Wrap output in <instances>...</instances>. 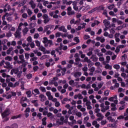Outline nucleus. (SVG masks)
Segmentation results:
<instances>
[{
	"label": "nucleus",
	"mask_w": 128,
	"mask_h": 128,
	"mask_svg": "<svg viewBox=\"0 0 128 128\" xmlns=\"http://www.w3.org/2000/svg\"><path fill=\"white\" fill-rule=\"evenodd\" d=\"M116 28L118 30H120L124 28V26H118Z\"/></svg>",
	"instance_id": "obj_53"
},
{
	"label": "nucleus",
	"mask_w": 128,
	"mask_h": 128,
	"mask_svg": "<svg viewBox=\"0 0 128 128\" xmlns=\"http://www.w3.org/2000/svg\"><path fill=\"white\" fill-rule=\"evenodd\" d=\"M45 66L47 68H50V62H46L45 64Z\"/></svg>",
	"instance_id": "obj_40"
},
{
	"label": "nucleus",
	"mask_w": 128,
	"mask_h": 128,
	"mask_svg": "<svg viewBox=\"0 0 128 128\" xmlns=\"http://www.w3.org/2000/svg\"><path fill=\"white\" fill-rule=\"evenodd\" d=\"M96 8H94V9H92L91 10L89 11L88 14H92V12H96Z\"/></svg>",
	"instance_id": "obj_32"
},
{
	"label": "nucleus",
	"mask_w": 128,
	"mask_h": 128,
	"mask_svg": "<svg viewBox=\"0 0 128 128\" xmlns=\"http://www.w3.org/2000/svg\"><path fill=\"white\" fill-rule=\"evenodd\" d=\"M47 43L50 44L49 47L50 48V46H52V40H48V42H47Z\"/></svg>",
	"instance_id": "obj_30"
},
{
	"label": "nucleus",
	"mask_w": 128,
	"mask_h": 128,
	"mask_svg": "<svg viewBox=\"0 0 128 128\" xmlns=\"http://www.w3.org/2000/svg\"><path fill=\"white\" fill-rule=\"evenodd\" d=\"M40 50H41V52H46V48H44V46H41L40 47Z\"/></svg>",
	"instance_id": "obj_33"
},
{
	"label": "nucleus",
	"mask_w": 128,
	"mask_h": 128,
	"mask_svg": "<svg viewBox=\"0 0 128 128\" xmlns=\"http://www.w3.org/2000/svg\"><path fill=\"white\" fill-rule=\"evenodd\" d=\"M10 114V111L8 109H6L2 113V118H4V122H8L10 120L8 116Z\"/></svg>",
	"instance_id": "obj_1"
},
{
	"label": "nucleus",
	"mask_w": 128,
	"mask_h": 128,
	"mask_svg": "<svg viewBox=\"0 0 128 128\" xmlns=\"http://www.w3.org/2000/svg\"><path fill=\"white\" fill-rule=\"evenodd\" d=\"M40 90L42 92H46V88L44 86H40Z\"/></svg>",
	"instance_id": "obj_9"
},
{
	"label": "nucleus",
	"mask_w": 128,
	"mask_h": 128,
	"mask_svg": "<svg viewBox=\"0 0 128 128\" xmlns=\"http://www.w3.org/2000/svg\"><path fill=\"white\" fill-rule=\"evenodd\" d=\"M106 124V120L101 121V124H102V126H104Z\"/></svg>",
	"instance_id": "obj_60"
},
{
	"label": "nucleus",
	"mask_w": 128,
	"mask_h": 128,
	"mask_svg": "<svg viewBox=\"0 0 128 128\" xmlns=\"http://www.w3.org/2000/svg\"><path fill=\"white\" fill-rule=\"evenodd\" d=\"M15 38H20V32L16 30V32L14 34Z\"/></svg>",
	"instance_id": "obj_3"
},
{
	"label": "nucleus",
	"mask_w": 128,
	"mask_h": 128,
	"mask_svg": "<svg viewBox=\"0 0 128 128\" xmlns=\"http://www.w3.org/2000/svg\"><path fill=\"white\" fill-rule=\"evenodd\" d=\"M90 72H94V70H96V68L94 66H92L89 70Z\"/></svg>",
	"instance_id": "obj_25"
},
{
	"label": "nucleus",
	"mask_w": 128,
	"mask_h": 128,
	"mask_svg": "<svg viewBox=\"0 0 128 128\" xmlns=\"http://www.w3.org/2000/svg\"><path fill=\"white\" fill-rule=\"evenodd\" d=\"M27 12L28 16H32V10H30V9H28L27 10Z\"/></svg>",
	"instance_id": "obj_27"
},
{
	"label": "nucleus",
	"mask_w": 128,
	"mask_h": 128,
	"mask_svg": "<svg viewBox=\"0 0 128 128\" xmlns=\"http://www.w3.org/2000/svg\"><path fill=\"white\" fill-rule=\"evenodd\" d=\"M62 76H64V74H66V68H64L62 69Z\"/></svg>",
	"instance_id": "obj_15"
},
{
	"label": "nucleus",
	"mask_w": 128,
	"mask_h": 128,
	"mask_svg": "<svg viewBox=\"0 0 128 128\" xmlns=\"http://www.w3.org/2000/svg\"><path fill=\"white\" fill-rule=\"evenodd\" d=\"M40 98V101L41 102H44L46 100V99H44V98H46V96H44V94H40L39 96Z\"/></svg>",
	"instance_id": "obj_5"
},
{
	"label": "nucleus",
	"mask_w": 128,
	"mask_h": 128,
	"mask_svg": "<svg viewBox=\"0 0 128 128\" xmlns=\"http://www.w3.org/2000/svg\"><path fill=\"white\" fill-rule=\"evenodd\" d=\"M114 4H112L109 6H108V10H112V8H114Z\"/></svg>",
	"instance_id": "obj_13"
},
{
	"label": "nucleus",
	"mask_w": 128,
	"mask_h": 128,
	"mask_svg": "<svg viewBox=\"0 0 128 128\" xmlns=\"http://www.w3.org/2000/svg\"><path fill=\"white\" fill-rule=\"evenodd\" d=\"M74 22H74V18H72V20H70V24H74Z\"/></svg>",
	"instance_id": "obj_62"
},
{
	"label": "nucleus",
	"mask_w": 128,
	"mask_h": 128,
	"mask_svg": "<svg viewBox=\"0 0 128 128\" xmlns=\"http://www.w3.org/2000/svg\"><path fill=\"white\" fill-rule=\"evenodd\" d=\"M60 34H60V32H58L56 34V38H60Z\"/></svg>",
	"instance_id": "obj_45"
},
{
	"label": "nucleus",
	"mask_w": 128,
	"mask_h": 128,
	"mask_svg": "<svg viewBox=\"0 0 128 128\" xmlns=\"http://www.w3.org/2000/svg\"><path fill=\"white\" fill-rule=\"evenodd\" d=\"M10 128H18V126L17 124H13L12 125L10 126Z\"/></svg>",
	"instance_id": "obj_18"
},
{
	"label": "nucleus",
	"mask_w": 128,
	"mask_h": 128,
	"mask_svg": "<svg viewBox=\"0 0 128 128\" xmlns=\"http://www.w3.org/2000/svg\"><path fill=\"white\" fill-rule=\"evenodd\" d=\"M24 34H28V28L26 27L22 30Z\"/></svg>",
	"instance_id": "obj_19"
},
{
	"label": "nucleus",
	"mask_w": 128,
	"mask_h": 128,
	"mask_svg": "<svg viewBox=\"0 0 128 128\" xmlns=\"http://www.w3.org/2000/svg\"><path fill=\"white\" fill-rule=\"evenodd\" d=\"M24 54L19 55V59L20 60H24Z\"/></svg>",
	"instance_id": "obj_49"
},
{
	"label": "nucleus",
	"mask_w": 128,
	"mask_h": 128,
	"mask_svg": "<svg viewBox=\"0 0 128 128\" xmlns=\"http://www.w3.org/2000/svg\"><path fill=\"white\" fill-rule=\"evenodd\" d=\"M30 112V108H26V110H24V112Z\"/></svg>",
	"instance_id": "obj_41"
},
{
	"label": "nucleus",
	"mask_w": 128,
	"mask_h": 128,
	"mask_svg": "<svg viewBox=\"0 0 128 128\" xmlns=\"http://www.w3.org/2000/svg\"><path fill=\"white\" fill-rule=\"evenodd\" d=\"M24 56H25L27 60H28V58H30V54L26 53Z\"/></svg>",
	"instance_id": "obj_36"
},
{
	"label": "nucleus",
	"mask_w": 128,
	"mask_h": 128,
	"mask_svg": "<svg viewBox=\"0 0 128 128\" xmlns=\"http://www.w3.org/2000/svg\"><path fill=\"white\" fill-rule=\"evenodd\" d=\"M35 42L37 46H38V47L40 46V41L36 40Z\"/></svg>",
	"instance_id": "obj_29"
},
{
	"label": "nucleus",
	"mask_w": 128,
	"mask_h": 128,
	"mask_svg": "<svg viewBox=\"0 0 128 128\" xmlns=\"http://www.w3.org/2000/svg\"><path fill=\"white\" fill-rule=\"evenodd\" d=\"M84 40H88V38H90V36L88 35H84Z\"/></svg>",
	"instance_id": "obj_37"
},
{
	"label": "nucleus",
	"mask_w": 128,
	"mask_h": 128,
	"mask_svg": "<svg viewBox=\"0 0 128 128\" xmlns=\"http://www.w3.org/2000/svg\"><path fill=\"white\" fill-rule=\"evenodd\" d=\"M42 18H44V23L45 24H48L50 20V18L48 17V16L47 14H44L42 15Z\"/></svg>",
	"instance_id": "obj_2"
},
{
	"label": "nucleus",
	"mask_w": 128,
	"mask_h": 128,
	"mask_svg": "<svg viewBox=\"0 0 128 128\" xmlns=\"http://www.w3.org/2000/svg\"><path fill=\"white\" fill-rule=\"evenodd\" d=\"M122 0H120L117 3L118 6H122Z\"/></svg>",
	"instance_id": "obj_52"
},
{
	"label": "nucleus",
	"mask_w": 128,
	"mask_h": 128,
	"mask_svg": "<svg viewBox=\"0 0 128 128\" xmlns=\"http://www.w3.org/2000/svg\"><path fill=\"white\" fill-rule=\"evenodd\" d=\"M49 28H50V26H46L44 27V32H48V30Z\"/></svg>",
	"instance_id": "obj_39"
},
{
	"label": "nucleus",
	"mask_w": 128,
	"mask_h": 128,
	"mask_svg": "<svg viewBox=\"0 0 128 128\" xmlns=\"http://www.w3.org/2000/svg\"><path fill=\"white\" fill-rule=\"evenodd\" d=\"M85 32H92V28H87L86 30H85Z\"/></svg>",
	"instance_id": "obj_63"
},
{
	"label": "nucleus",
	"mask_w": 128,
	"mask_h": 128,
	"mask_svg": "<svg viewBox=\"0 0 128 128\" xmlns=\"http://www.w3.org/2000/svg\"><path fill=\"white\" fill-rule=\"evenodd\" d=\"M60 106V102H56L55 103V106H56V108H58V106Z\"/></svg>",
	"instance_id": "obj_42"
},
{
	"label": "nucleus",
	"mask_w": 128,
	"mask_h": 128,
	"mask_svg": "<svg viewBox=\"0 0 128 128\" xmlns=\"http://www.w3.org/2000/svg\"><path fill=\"white\" fill-rule=\"evenodd\" d=\"M6 60H8V62H12V58L10 56H7L5 58Z\"/></svg>",
	"instance_id": "obj_6"
},
{
	"label": "nucleus",
	"mask_w": 128,
	"mask_h": 128,
	"mask_svg": "<svg viewBox=\"0 0 128 128\" xmlns=\"http://www.w3.org/2000/svg\"><path fill=\"white\" fill-rule=\"evenodd\" d=\"M68 16H72V14H74V12L68 11Z\"/></svg>",
	"instance_id": "obj_34"
},
{
	"label": "nucleus",
	"mask_w": 128,
	"mask_h": 128,
	"mask_svg": "<svg viewBox=\"0 0 128 128\" xmlns=\"http://www.w3.org/2000/svg\"><path fill=\"white\" fill-rule=\"evenodd\" d=\"M34 92L36 94H40V90H38V88H36L34 90Z\"/></svg>",
	"instance_id": "obj_17"
},
{
	"label": "nucleus",
	"mask_w": 128,
	"mask_h": 128,
	"mask_svg": "<svg viewBox=\"0 0 128 128\" xmlns=\"http://www.w3.org/2000/svg\"><path fill=\"white\" fill-rule=\"evenodd\" d=\"M8 6V10L10 12V10H12V8H10V5L8 4L4 5V8H6Z\"/></svg>",
	"instance_id": "obj_16"
},
{
	"label": "nucleus",
	"mask_w": 128,
	"mask_h": 128,
	"mask_svg": "<svg viewBox=\"0 0 128 128\" xmlns=\"http://www.w3.org/2000/svg\"><path fill=\"white\" fill-rule=\"evenodd\" d=\"M48 58V55H44L40 58V60H46Z\"/></svg>",
	"instance_id": "obj_55"
},
{
	"label": "nucleus",
	"mask_w": 128,
	"mask_h": 128,
	"mask_svg": "<svg viewBox=\"0 0 128 128\" xmlns=\"http://www.w3.org/2000/svg\"><path fill=\"white\" fill-rule=\"evenodd\" d=\"M8 86L10 88H14V84L12 82H9V83H8Z\"/></svg>",
	"instance_id": "obj_31"
},
{
	"label": "nucleus",
	"mask_w": 128,
	"mask_h": 128,
	"mask_svg": "<svg viewBox=\"0 0 128 128\" xmlns=\"http://www.w3.org/2000/svg\"><path fill=\"white\" fill-rule=\"evenodd\" d=\"M32 36H30L27 38V42H32Z\"/></svg>",
	"instance_id": "obj_28"
},
{
	"label": "nucleus",
	"mask_w": 128,
	"mask_h": 128,
	"mask_svg": "<svg viewBox=\"0 0 128 128\" xmlns=\"http://www.w3.org/2000/svg\"><path fill=\"white\" fill-rule=\"evenodd\" d=\"M22 70L20 71L18 74H17V76L18 78H20L22 76Z\"/></svg>",
	"instance_id": "obj_21"
},
{
	"label": "nucleus",
	"mask_w": 128,
	"mask_h": 128,
	"mask_svg": "<svg viewBox=\"0 0 128 128\" xmlns=\"http://www.w3.org/2000/svg\"><path fill=\"white\" fill-rule=\"evenodd\" d=\"M40 36V34H36L34 35V38H38V37Z\"/></svg>",
	"instance_id": "obj_59"
},
{
	"label": "nucleus",
	"mask_w": 128,
	"mask_h": 128,
	"mask_svg": "<svg viewBox=\"0 0 128 128\" xmlns=\"http://www.w3.org/2000/svg\"><path fill=\"white\" fill-rule=\"evenodd\" d=\"M65 90L68 88V84H65L63 86Z\"/></svg>",
	"instance_id": "obj_58"
},
{
	"label": "nucleus",
	"mask_w": 128,
	"mask_h": 128,
	"mask_svg": "<svg viewBox=\"0 0 128 128\" xmlns=\"http://www.w3.org/2000/svg\"><path fill=\"white\" fill-rule=\"evenodd\" d=\"M78 76H82V72H76L74 74V78H78Z\"/></svg>",
	"instance_id": "obj_8"
},
{
	"label": "nucleus",
	"mask_w": 128,
	"mask_h": 128,
	"mask_svg": "<svg viewBox=\"0 0 128 128\" xmlns=\"http://www.w3.org/2000/svg\"><path fill=\"white\" fill-rule=\"evenodd\" d=\"M120 36V33H116V34H114V38H118V36Z\"/></svg>",
	"instance_id": "obj_50"
},
{
	"label": "nucleus",
	"mask_w": 128,
	"mask_h": 128,
	"mask_svg": "<svg viewBox=\"0 0 128 128\" xmlns=\"http://www.w3.org/2000/svg\"><path fill=\"white\" fill-rule=\"evenodd\" d=\"M12 25L10 24H7L4 28H3V30H6L7 28L8 30H10V28H12Z\"/></svg>",
	"instance_id": "obj_4"
},
{
	"label": "nucleus",
	"mask_w": 128,
	"mask_h": 128,
	"mask_svg": "<svg viewBox=\"0 0 128 128\" xmlns=\"http://www.w3.org/2000/svg\"><path fill=\"white\" fill-rule=\"evenodd\" d=\"M127 56L126 54H124L123 56H122V60H126V58Z\"/></svg>",
	"instance_id": "obj_54"
},
{
	"label": "nucleus",
	"mask_w": 128,
	"mask_h": 128,
	"mask_svg": "<svg viewBox=\"0 0 128 128\" xmlns=\"http://www.w3.org/2000/svg\"><path fill=\"white\" fill-rule=\"evenodd\" d=\"M82 94H83V96H86V94H87L86 90H83L82 92Z\"/></svg>",
	"instance_id": "obj_64"
},
{
	"label": "nucleus",
	"mask_w": 128,
	"mask_h": 128,
	"mask_svg": "<svg viewBox=\"0 0 128 128\" xmlns=\"http://www.w3.org/2000/svg\"><path fill=\"white\" fill-rule=\"evenodd\" d=\"M36 15H34L32 16L30 19V22H32V20H36Z\"/></svg>",
	"instance_id": "obj_23"
},
{
	"label": "nucleus",
	"mask_w": 128,
	"mask_h": 128,
	"mask_svg": "<svg viewBox=\"0 0 128 128\" xmlns=\"http://www.w3.org/2000/svg\"><path fill=\"white\" fill-rule=\"evenodd\" d=\"M30 46L31 48H34L35 45H34V42H32L31 44H30Z\"/></svg>",
	"instance_id": "obj_43"
},
{
	"label": "nucleus",
	"mask_w": 128,
	"mask_h": 128,
	"mask_svg": "<svg viewBox=\"0 0 128 128\" xmlns=\"http://www.w3.org/2000/svg\"><path fill=\"white\" fill-rule=\"evenodd\" d=\"M99 10H104V6H100L98 8Z\"/></svg>",
	"instance_id": "obj_35"
},
{
	"label": "nucleus",
	"mask_w": 128,
	"mask_h": 128,
	"mask_svg": "<svg viewBox=\"0 0 128 128\" xmlns=\"http://www.w3.org/2000/svg\"><path fill=\"white\" fill-rule=\"evenodd\" d=\"M5 64H6V66L9 68H12V66H10V62H5Z\"/></svg>",
	"instance_id": "obj_14"
},
{
	"label": "nucleus",
	"mask_w": 128,
	"mask_h": 128,
	"mask_svg": "<svg viewBox=\"0 0 128 128\" xmlns=\"http://www.w3.org/2000/svg\"><path fill=\"white\" fill-rule=\"evenodd\" d=\"M34 71V72H36V70H38V66H35L33 68Z\"/></svg>",
	"instance_id": "obj_61"
},
{
	"label": "nucleus",
	"mask_w": 128,
	"mask_h": 128,
	"mask_svg": "<svg viewBox=\"0 0 128 128\" xmlns=\"http://www.w3.org/2000/svg\"><path fill=\"white\" fill-rule=\"evenodd\" d=\"M36 60H38V57L37 56H34L30 60V62H34Z\"/></svg>",
	"instance_id": "obj_26"
},
{
	"label": "nucleus",
	"mask_w": 128,
	"mask_h": 128,
	"mask_svg": "<svg viewBox=\"0 0 128 128\" xmlns=\"http://www.w3.org/2000/svg\"><path fill=\"white\" fill-rule=\"evenodd\" d=\"M64 28V26H61L58 28V30H60V32H62Z\"/></svg>",
	"instance_id": "obj_38"
},
{
	"label": "nucleus",
	"mask_w": 128,
	"mask_h": 128,
	"mask_svg": "<svg viewBox=\"0 0 128 128\" xmlns=\"http://www.w3.org/2000/svg\"><path fill=\"white\" fill-rule=\"evenodd\" d=\"M74 40L76 42L77 44H78L80 42V39L78 38V36H76L74 38Z\"/></svg>",
	"instance_id": "obj_20"
},
{
	"label": "nucleus",
	"mask_w": 128,
	"mask_h": 128,
	"mask_svg": "<svg viewBox=\"0 0 128 128\" xmlns=\"http://www.w3.org/2000/svg\"><path fill=\"white\" fill-rule=\"evenodd\" d=\"M26 78H28V80H30L32 78V74L30 73V74H26Z\"/></svg>",
	"instance_id": "obj_10"
},
{
	"label": "nucleus",
	"mask_w": 128,
	"mask_h": 128,
	"mask_svg": "<svg viewBox=\"0 0 128 128\" xmlns=\"http://www.w3.org/2000/svg\"><path fill=\"white\" fill-rule=\"evenodd\" d=\"M26 94H27L28 98H30L32 96V92L30 90L26 91Z\"/></svg>",
	"instance_id": "obj_7"
},
{
	"label": "nucleus",
	"mask_w": 128,
	"mask_h": 128,
	"mask_svg": "<svg viewBox=\"0 0 128 128\" xmlns=\"http://www.w3.org/2000/svg\"><path fill=\"white\" fill-rule=\"evenodd\" d=\"M22 17L23 18H28V14L26 13H24L22 14Z\"/></svg>",
	"instance_id": "obj_44"
},
{
	"label": "nucleus",
	"mask_w": 128,
	"mask_h": 128,
	"mask_svg": "<svg viewBox=\"0 0 128 128\" xmlns=\"http://www.w3.org/2000/svg\"><path fill=\"white\" fill-rule=\"evenodd\" d=\"M113 68L116 70H120V66L119 64H114Z\"/></svg>",
	"instance_id": "obj_12"
},
{
	"label": "nucleus",
	"mask_w": 128,
	"mask_h": 128,
	"mask_svg": "<svg viewBox=\"0 0 128 128\" xmlns=\"http://www.w3.org/2000/svg\"><path fill=\"white\" fill-rule=\"evenodd\" d=\"M98 56H94V59L92 60L93 62H98Z\"/></svg>",
	"instance_id": "obj_46"
},
{
	"label": "nucleus",
	"mask_w": 128,
	"mask_h": 128,
	"mask_svg": "<svg viewBox=\"0 0 128 128\" xmlns=\"http://www.w3.org/2000/svg\"><path fill=\"white\" fill-rule=\"evenodd\" d=\"M20 82H15V84H14V88H16V86H19Z\"/></svg>",
	"instance_id": "obj_57"
},
{
	"label": "nucleus",
	"mask_w": 128,
	"mask_h": 128,
	"mask_svg": "<svg viewBox=\"0 0 128 128\" xmlns=\"http://www.w3.org/2000/svg\"><path fill=\"white\" fill-rule=\"evenodd\" d=\"M62 42V39L60 38H58L56 40V42Z\"/></svg>",
	"instance_id": "obj_51"
},
{
	"label": "nucleus",
	"mask_w": 128,
	"mask_h": 128,
	"mask_svg": "<svg viewBox=\"0 0 128 128\" xmlns=\"http://www.w3.org/2000/svg\"><path fill=\"white\" fill-rule=\"evenodd\" d=\"M106 54H108L109 56H112V52L110 50H108L106 52Z\"/></svg>",
	"instance_id": "obj_48"
},
{
	"label": "nucleus",
	"mask_w": 128,
	"mask_h": 128,
	"mask_svg": "<svg viewBox=\"0 0 128 128\" xmlns=\"http://www.w3.org/2000/svg\"><path fill=\"white\" fill-rule=\"evenodd\" d=\"M110 94V90H106L104 92V96H108Z\"/></svg>",
	"instance_id": "obj_24"
},
{
	"label": "nucleus",
	"mask_w": 128,
	"mask_h": 128,
	"mask_svg": "<svg viewBox=\"0 0 128 128\" xmlns=\"http://www.w3.org/2000/svg\"><path fill=\"white\" fill-rule=\"evenodd\" d=\"M78 100H82V98H84V97L82 96V94H78Z\"/></svg>",
	"instance_id": "obj_47"
},
{
	"label": "nucleus",
	"mask_w": 128,
	"mask_h": 128,
	"mask_svg": "<svg viewBox=\"0 0 128 128\" xmlns=\"http://www.w3.org/2000/svg\"><path fill=\"white\" fill-rule=\"evenodd\" d=\"M76 116H78V118L82 117V112H78L76 114Z\"/></svg>",
	"instance_id": "obj_56"
},
{
	"label": "nucleus",
	"mask_w": 128,
	"mask_h": 128,
	"mask_svg": "<svg viewBox=\"0 0 128 128\" xmlns=\"http://www.w3.org/2000/svg\"><path fill=\"white\" fill-rule=\"evenodd\" d=\"M105 68H106V70H111L112 69V66H110L109 64H106L105 66Z\"/></svg>",
	"instance_id": "obj_22"
},
{
	"label": "nucleus",
	"mask_w": 128,
	"mask_h": 128,
	"mask_svg": "<svg viewBox=\"0 0 128 128\" xmlns=\"http://www.w3.org/2000/svg\"><path fill=\"white\" fill-rule=\"evenodd\" d=\"M44 40L42 41L43 44H48V39L46 37H44L43 38Z\"/></svg>",
	"instance_id": "obj_11"
}]
</instances>
